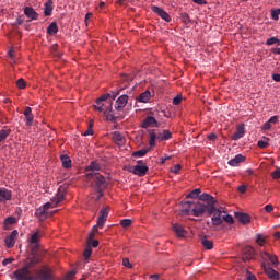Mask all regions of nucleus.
Masks as SVG:
<instances>
[{"instance_id":"nucleus-1","label":"nucleus","mask_w":280,"mask_h":280,"mask_svg":"<svg viewBox=\"0 0 280 280\" xmlns=\"http://www.w3.org/2000/svg\"><path fill=\"white\" fill-rule=\"evenodd\" d=\"M199 200L203 203L194 202L192 205V215H195V218H200V215H203L205 213L208 215H213V213H215V205H218V200H215L213 196L203 192L199 196Z\"/></svg>"},{"instance_id":"nucleus-2","label":"nucleus","mask_w":280,"mask_h":280,"mask_svg":"<svg viewBox=\"0 0 280 280\" xmlns=\"http://www.w3.org/2000/svg\"><path fill=\"white\" fill-rule=\"evenodd\" d=\"M40 264V256L36 255V253L31 252V257L27 258V261L25 262L24 267L15 270L13 272V277L15 280H28L32 275V268H36Z\"/></svg>"},{"instance_id":"nucleus-3","label":"nucleus","mask_w":280,"mask_h":280,"mask_svg":"<svg viewBox=\"0 0 280 280\" xmlns=\"http://www.w3.org/2000/svg\"><path fill=\"white\" fill-rule=\"evenodd\" d=\"M108 97H110L109 93L102 95L96 100L94 107L95 110H98V113H104L107 121H116L117 116L113 112V103L110 102L108 105H106V100H108Z\"/></svg>"},{"instance_id":"nucleus-4","label":"nucleus","mask_w":280,"mask_h":280,"mask_svg":"<svg viewBox=\"0 0 280 280\" xmlns=\"http://www.w3.org/2000/svg\"><path fill=\"white\" fill-rule=\"evenodd\" d=\"M86 178L88 180H94L95 191H97L98 194L97 200H100V198L104 196V190L106 189V187H108V182L106 180V177H104L100 173H88Z\"/></svg>"},{"instance_id":"nucleus-5","label":"nucleus","mask_w":280,"mask_h":280,"mask_svg":"<svg viewBox=\"0 0 280 280\" xmlns=\"http://www.w3.org/2000/svg\"><path fill=\"white\" fill-rule=\"evenodd\" d=\"M28 280H56V275L49 267H43L37 269L35 275L32 276Z\"/></svg>"},{"instance_id":"nucleus-6","label":"nucleus","mask_w":280,"mask_h":280,"mask_svg":"<svg viewBox=\"0 0 280 280\" xmlns=\"http://www.w3.org/2000/svg\"><path fill=\"white\" fill-rule=\"evenodd\" d=\"M43 237V232L40 230H37L35 233H33L28 240L30 246H31V253H38V248H40V238Z\"/></svg>"},{"instance_id":"nucleus-7","label":"nucleus","mask_w":280,"mask_h":280,"mask_svg":"<svg viewBox=\"0 0 280 280\" xmlns=\"http://www.w3.org/2000/svg\"><path fill=\"white\" fill-rule=\"evenodd\" d=\"M149 167L143 163V160L137 161V165L133 166V170H130L131 174H135V176L143 177L149 172Z\"/></svg>"},{"instance_id":"nucleus-8","label":"nucleus","mask_w":280,"mask_h":280,"mask_svg":"<svg viewBox=\"0 0 280 280\" xmlns=\"http://www.w3.org/2000/svg\"><path fill=\"white\" fill-rule=\"evenodd\" d=\"M128 104V95L124 94L121 96H119L116 100V103L114 105L115 110H117L118 113H121V110H124V108H126V105Z\"/></svg>"},{"instance_id":"nucleus-9","label":"nucleus","mask_w":280,"mask_h":280,"mask_svg":"<svg viewBox=\"0 0 280 280\" xmlns=\"http://www.w3.org/2000/svg\"><path fill=\"white\" fill-rule=\"evenodd\" d=\"M222 213H226V212H224V211L218 209V207H215V211L212 213L213 215L211 218L213 226H220L222 224V222H223Z\"/></svg>"},{"instance_id":"nucleus-10","label":"nucleus","mask_w":280,"mask_h":280,"mask_svg":"<svg viewBox=\"0 0 280 280\" xmlns=\"http://www.w3.org/2000/svg\"><path fill=\"white\" fill-rule=\"evenodd\" d=\"M16 237H19V231L13 230L11 234L4 240L7 248H14V245L16 244Z\"/></svg>"},{"instance_id":"nucleus-11","label":"nucleus","mask_w":280,"mask_h":280,"mask_svg":"<svg viewBox=\"0 0 280 280\" xmlns=\"http://www.w3.org/2000/svg\"><path fill=\"white\" fill-rule=\"evenodd\" d=\"M262 268L269 279L279 280V272L270 267V265L262 262Z\"/></svg>"},{"instance_id":"nucleus-12","label":"nucleus","mask_w":280,"mask_h":280,"mask_svg":"<svg viewBox=\"0 0 280 280\" xmlns=\"http://www.w3.org/2000/svg\"><path fill=\"white\" fill-rule=\"evenodd\" d=\"M152 12L159 14L163 19V21H166V23H170V21H172V16H170V13L161 9V7L153 5Z\"/></svg>"},{"instance_id":"nucleus-13","label":"nucleus","mask_w":280,"mask_h":280,"mask_svg":"<svg viewBox=\"0 0 280 280\" xmlns=\"http://www.w3.org/2000/svg\"><path fill=\"white\" fill-rule=\"evenodd\" d=\"M142 128H159V121L152 116H147L145 119L142 120Z\"/></svg>"},{"instance_id":"nucleus-14","label":"nucleus","mask_w":280,"mask_h":280,"mask_svg":"<svg viewBox=\"0 0 280 280\" xmlns=\"http://www.w3.org/2000/svg\"><path fill=\"white\" fill-rule=\"evenodd\" d=\"M183 209L180 211L182 215H191L194 213V202L192 201H184Z\"/></svg>"},{"instance_id":"nucleus-15","label":"nucleus","mask_w":280,"mask_h":280,"mask_svg":"<svg viewBox=\"0 0 280 280\" xmlns=\"http://www.w3.org/2000/svg\"><path fill=\"white\" fill-rule=\"evenodd\" d=\"M148 132H149V145L150 148H155L156 141H159V131L154 129H150Z\"/></svg>"},{"instance_id":"nucleus-16","label":"nucleus","mask_w":280,"mask_h":280,"mask_svg":"<svg viewBox=\"0 0 280 280\" xmlns=\"http://www.w3.org/2000/svg\"><path fill=\"white\" fill-rule=\"evenodd\" d=\"M246 135V128L244 127V124H241L236 127V132L232 136L233 141H240Z\"/></svg>"},{"instance_id":"nucleus-17","label":"nucleus","mask_w":280,"mask_h":280,"mask_svg":"<svg viewBox=\"0 0 280 280\" xmlns=\"http://www.w3.org/2000/svg\"><path fill=\"white\" fill-rule=\"evenodd\" d=\"M250 259H255V248L247 246L243 250V260L250 261Z\"/></svg>"},{"instance_id":"nucleus-18","label":"nucleus","mask_w":280,"mask_h":280,"mask_svg":"<svg viewBox=\"0 0 280 280\" xmlns=\"http://www.w3.org/2000/svg\"><path fill=\"white\" fill-rule=\"evenodd\" d=\"M8 200H12V190L0 188V202L4 203L8 202Z\"/></svg>"},{"instance_id":"nucleus-19","label":"nucleus","mask_w":280,"mask_h":280,"mask_svg":"<svg viewBox=\"0 0 280 280\" xmlns=\"http://www.w3.org/2000/svg\"><path fill=\"white\" fill-rule=\"evenodd\" d=\"M102 171V165L97 161H92L90 165L85 167V172H92V174H98Z\"/></svg>"},{"instance_id":"nucleus-20","label":"nucleus","mask_w":280,"mask_h":280,"mask_svg":"<svg viewBox=\"0 0 280 280\" xmlns=\"http://www.w3.org/2000/svg\"><path fill=\"white\" fill-rule=\"evenodd\" d=\"M24 14H25V16H27V19H31V21H37L38 20V13L32 7H25L24 8Z\"/></svg>"},{"instance_id":"nucleus-21","label":"nucleus","mask_w":280,"mask_h":280,"mask_svg":"<svg viewBox=\"0 0 280 280\" xmlns=\"http://www.w3.org/2000/svg\"><path fill=\"white\" fill-rule=\"evenodd\" d=\"M173 231L177 237H187V230H185V228L178 223L173 224Z\"/></svg>"},{"instance_id":"nucleus-22","label":"nucleus","mask_w":280,"mask_h":280,"mask_svg":"<svg viewBox=\"0 0 280 280\" xmlns=\"http://www.w3.org/2000/svg\"><path fill=\"white\" fill-rule=\"evenodd\" d=\"M24 117H25L26 126H32V124H34V114H32V107L30 106L25 107Z\"/></svg>"},{"instance_id":"nucleus-23","label":"nucleus","mask_w":280,"mask_h":280,"mask_svg":"<svg viewBox=\"0 0 280 280\" xmlns=\"http://www.w3.org/2000/svg\"><path fill=\"white\" fill-rule=\"evenodd\" d=\"M244 161H246V158L242 154H237L235 155L234 159L230 160L228 163L232 167H237V165H240V163H244Z\"/></svg>"},{"instance_id":"nucleus-24","label":"nucleus","mask_w":280,"mask_h":280,"mask_svg":"<svg viewBox=\"0 0 280 280\" xmlns=\"http://www.w3.org/2000/svg\"><path fill=\"white\" fill-rule=\"evenodd\" d=\"M52 12H54V1L48 0L44 4V14H45V16H51Z\"/></svg>"},{"instance_id":"nucleus-25","label":"nucleus","mask_w":280,"mask_h":280,"mask_svg":"<svg viewBox=\"0 0 280 280\" xmlns=\"http://www.w3.org/2000/svg\"><path fill=\"white\" fill-rule=\"evenodd\" d=\"M272 124H279V116H272L266 121L262 126V130H270L272 128Z\"/></svg>"},{"instance_id":"nucleus-26","label":"nucleus","mask_w":280,"mask_h":280,"mask_svg":"<svg viewBox=\"0 0 280 280\" xmlns=\"http://www.w3.org/2000/svg\"><path fill=\"white\" fill-rule=\"evenodd\" d=\"M235 217L237 218L238 221L242 222V224H249L250 222V215L242 212H236Z\"/></svg>"},{"instance_id":"nucleus-27","label":"nucleus","mask_w":280,"mask_h":280,"mask_svg":"<svg viewBox=\"0 0 280 280\" xmlns=\"http://www.w3.org/2000/svg\"><path fill=\"white\" fill-rule=\"evenodd\" d=\"M150 97H152V93L149 90H147L145 92L139 95L138 102H141L142 104H148V102H150Z\"/></svg>"},{"instance_id":"nucleus-28","label":"nucleus","mask_w":280,"mask_h":280,"mask_svg":"<svg viewBox=\"0 0 280 280\" xmlns=\"http://www.w3.org/2000/svg\"><path fill=\"white\" fill-rule=\"evenodd\" d=\"M172 139V133L170 130H163L162 132H159L158 141H170Z\"/></svg>"},{"instance_id":"nucleus-29","label":"nucleus","mask_w":280,"mask_h":280,"mask_svg":"<svg viewBox=\"0 0 280 280\" xmlns=\"http://www.w3.org/2000/svg\"><path fill=\"white\" fill-rule=\"evenodd\" d=\"M113 139L118 145H124V143H126V138H124V136L119 131L114 132Z\"/></svg>"},{"instance_id":"nucleus-30","label":"nucleus","mask_w":280,"mask_h":280,"mask_svg":"<svg viewBox=\"0 0 280 280\" xmlns=\"http://www.w3.org/2000/svg\"><path fill=\"white\" fill-rule=\"evenodd\" d=\"M62 200H65V192L59 189L57 195L52 198V203L55 207H58Z\"/></svg>"},{"instance_id":"nucleus-31","label":"nucleus","mask_w":280,"mask_h":280,"mask_svg":"<svg viewBox=\"0 0 280 280\" xmlns=\"http://www.w3.org/2000/svg\"><path fill=\"white\" fill-rule=\"evenodd\" d=\"M35 215H36V218H38V220H40V222L47 220V212L45 211V209L43 207L38 208L35 211Z\"/></svg>"},{"instance_id":"nucleus-32","label":"nucleus","mask_w":280,"mask_h":280,"mask_svg":"<svg viewBox=\"0 0 280 280\" xmlns=\"http://www.w3.org/2000/svg\"><path fill=\"white\" fill-rule=\"evenodd\" d=\"M201 246H203V248H206V250H211L213 248V243H212V241L207 238V236H203L201 238Z\"/></svg>"},{"instance_id":"nucleus-33","label":"nucleus","mask_w":280,"mask_h":280,"mask_svg":"<svg viewBox=\"0 0 280 280\" xmlns=\"http://www.w3.org/2000/svg\"><path fill=\"white\" fill-rule=\"evenodd\" d=\"M60 161L65 170H69L71 167V158H69L68 155H61Z\"/></svg>"},{"instance_id":"nucleus-34","label":"nucleus","mask_w":280,"mask_h":280,"mask_svg":"<svg viewBox=\"0 0 280 280\" xmlns=\"http://www.w3.org/2000/svg\"><path fill=\"white\" fill-rule=\"evenodd\" d=\"M47 32L50 36H54L58 34V24L56 22H52L48 27Z\"/></svg>"},{"instance_id":"nucleus-35","label":"nucleus","mask_w":280,"mask_h":280,"mask_svg":"<svg viewBox=\"0 0 280 280\" xmlns=\"http://www.w3.org/2000/svg\"><path fill=\"white\" fill-rule=\"evenodd\" d=\"M12 132L11 129H2L0 130V143H3L10 137V133Z\"/></svg>"},{"instance_id":"nucleus-36","label":"nucleus","mask_w":280,"mask_h":280,"mask_svg":"<svg viewBox=\"0 0 280 280\" xmlns=\"http://www.w3.org/2000/svg\"><path fill=\"white\" fill-rule=\"evenodd\" d=\"M200 194H202V190H200V188H197V189H194L192 191H190L186 196V198H192V199L199 198L200 199Z\"/></svg>"},{"instance_id":"nucleus-37","label":"nucleus","mask_w":280,"mask_h":280,"mask_svg":"<svg viewBox=\"0 0 280 280\" xmlns=\"http://www.w3.org/2000/svg\"><path fill=\"white\" fill-rule=\"evenodd\" d=\"M108 211H110L109 207L102 208L100 211L101 214L98 218H101L103 220H108Z\"/></svg>"},{"instance_id":"nucleus-38","label":"nucleus","mask_w":280,"mask_h":280,"mask_svg":"<svg viewBox=\"0 0 280 280\" xmlns=\"http://www.w3.org/2000/svg\"><path fill=\"white\" fill-rule=\"evenodd\" d=\"M148 152H150V149H142V150L133 152L132 156H137V158L141 159L142 156H145L148 154Z\"/></svg>"},{"instance_id":"nucleus-39","label":"nucleus","mask_w":280,"mask_h":280,"mask_svg":"<svg viewBox=\"0 0 280 280\" xmlns=\"http://www.w3.org/2000/svg\"><path fill=\"white\" fill-rule=\"evenodd\" d=\"M120 225L122 229H128L132 226V219H124L120 221Z\"/></svg>"},{"instance_id":"nucleus-40","label":"nucleus","mask_w":280,"mask_h":280,"mask_svg":"<svg viewBox=\"0 0 280 280\" xmlns=\"http://www.w3.org/2000/svg\"><path fill=\"white\" fill-rule=\"evenodd\" d=\"M93 255V249L91 248V244H88L86 248L83 252V256L85 259H89Z\"/></svg>"},{"instance_id":"nucleus-41","label":"nucleus","mask_w":280,"mask_h":280,"mask_svg":"<svg viewBox=\"0 0 280 280\" xmlns=\"http://www.w3.org/2000/svg\"><path fill=\"white\" fill-rule=\"evenodd\" d=\"M268 141H270V139L265 137V140H259L257 145L258 148H260L261 150H265V148H268Z\"/></svg>"},{"instance_id":"nucleus-42","label":"nucleus","mask_w":280,"mask_h":280,"mask_svg":"<svg viewBox=\"0 0 280 280\" xmlns=\"http://www.w3.org/2000/svg\"><path fill=\"white\" fill-rule=\"evenodd\" d=\"M223 222H226L228 224H233L235 220L233 219V215L231 214H223Z\"/></svg>"},{"instance_id":"nucleus-43","label":"nucleus","mask_w":280,"mask_h":280,"mask_svg":"<svg viewBox=\"0 0 280 280\" xmlns=\"http://www.w3.org/2000/svg\"><path fill=\"white\" fill-rule=\"evenodd\" d=\"M279 16H280V9L271 10V19L273 21H279Z\"/></svg>"},{"instance_id":"nucleus-44","label":"nucleus","mask_w":280,"mask_h":280,"mask_svg":"<svg viewBox=\"0 0 280 280\" xmlns=\"http://www.w3.org/2000/svg\"><path fill=\"white\" fill-rule=\"evenodd\" d=\"M280 45V39L277 37H270L269 39H267L266 45Z\"/></svg>"},{"instance_id":"nucleus-45","label":"nucleus","mask_w":280,"mask_h":280,"mask_svg":"<svg viewBox=\"0 0 280 280\" xmlns=\"http://www.w3.org/2000/svg\"><path fill=\"white\" fill-rule=\"evenodd\" d=\"M271 255H272V254L267 253V252H260V257H261L264 264H266V261H269V260H270V256H271Z\"/></svg>"},{"instance_id":"nucleus-46","label":"nucleus","mask_w":280,"mask_h":280,"mask_svg":"<svg viewBox=\"0 0 280 280\" xmlns=\"http://www.w3.org/2000/svg\"><path fill=\"white\" fill-rule=\"evenodd\" d=\"M256 242L259 246H264V244H266V237L261 234H257Z\"/></svg>"},{"instance_id":"nucleus-47","label":"nucleus","mask_w":280,"mask_h":280,"mask_svg":"<svg viewBox=\"0 0 280 280\" xmlns=\"http://www.w3.org/2000/svg\"><path fill=\"white\" fill-rule=\"evenodd\" d=\"M4 224L7 226H10V224H16V218L14 217H8L5 220H4Z\"/></svg>"},{"instance_id":"nucleus-48","label":"nucleus","mask_w":280,"mask_h":280,"mask_svg":"<svg viewBox=\"0 0 280 280\" xmlns=\"http://www.w3.org/2000/svg\"><path fill=\"white\" fill-rule=\"evenodd\" d=\"M182 21L186 25H189V23H191V20L189 19V14H187V13H182Z\"/></svg>"},{"instance_id":"nucleus-49","label":"nucleus","mask_w":280,"mask_h":280,"mask_svg":"<svg viewBox=\"0 0 280 280\" xmlns=\"http://www.w3.org/2000/svg\"><path fill=\"white\" fill-rule=\"evenodd\" d=\"M269 261L273 265L277 266V264H279V258L277 257V255H272L269 256Z\"/></svg>"},{"instance_id":"nucleus-50","label":"nucleus","mask_w":280,"mask_h":280,"mask_svg":"<svg viewBox=\"0 0 280 280\" xmlns=\"http://www.w3.org/2000/svg\"><path fill=\"white\" fill-rule=\"evenodd\" d=\"M182 102H183V96L182 95H177L173 98L174 106H178V104H180Z\"/></svg>"},{"instance_id":"nucleus-51","label":"nucleus","mask_w":280,"mask_h":280,"mask_svg":"<svg viewBox=\"0 0 280 280\" xmlns=\"http://www.w3.org/2000/svg\"><path fill=\"white\" fill-rule=\"evenodd\" d=\"M104 224H106V219H102L101 217H98L97 223H96L98 229H104Z\"/></svg>"},{"instance_id":"nucleus-52","label":"nucleus","mask_w":280,"mask_h":280,"mask_svg":"<svg viewBox=\"0 0 280 280\" xmlns=\"http://www.w3.org/2000/svg\"><path fill=\"white\" fill-rule=\"evenodd\" d=\"M16 86H18V89H25V86H26L25 80L19 79V80L16 81Z\"/></svg>"},{"instance_id":"nucleus-53","label":"nucleus","mask_w":280,"mask_h":280,"mask_svg":"<svg viewBox=\"0 0 280 280\" xmlns=\"http://www.w3.org/2000/svg\"><path fill=\"white\" fill-rule=\"evenodd\" d=\"M75 277V271H70L66 275V278L63 280H73V278Z\"/></svg>"},{"instance_id":"nucleus-54","label":"nucleus","mask_w":280,"mask_h":280,"mask_svg":"<svg viewBox=\"0 0 280 280\" xmlns=\"http://www.w3.org/2000/svg\"><path fill=\"white\" fill-rule=\"evenodd\" d=\"M246 280H257V278L255 277V275H253V272L250 271H246Z\"/></svg>"},{"instance_id":"nucleus-55","label":"nucleus","mask_w":280,"mask_h":280,"mask_svg":"<svg viewBox=\"0 0 280 280\" xmlns=\"http://www.w3.org/2000/svg\"><path fill=\"white\" fill-rule=\"evenodd\" d=\"M122 266L126 268H132V264H130V260L128 258L122 259Z\"/></svg>"},{"instance_id":"nucleus-56","label":"nucleus","mask_w":280,"mask_h":280,"mask_svg":"<svg viewBox=\"0 0 280 280\" xmlns=\"http://www.w3.org/2000/svg\"><path fill=\"white\" fill-rule=\"evenodd\" d=\"M182 166L180 164H176L171 172H173V174H178V172H180Z\"/></svg>"},{"instance_id":"nucleus-57","label":"nucleus","mask_w":280,"mask_h":280,"mask_svg":"<svg viewBox=\"0 0 280 280\" xmlns=\"http://www.w3.org/2000/svg\"><path fill=\"white\" fill-rule=\"evenodd\" d=\"M272 178L279 179L280 178V168H277L272 174Z\"/></svg>"},{"instance_id":"nucleus-58","label":"nucleus","mask_w":280,"mask_h":280,"mask_svg":"<svg viewBox=\"0 0 280 280\" xmlns=\"http://www.w3.org/2000/svg\"><path fill=\"white\" fill-rule=\"evenodd\" d=\"M93 240H95V233L94 232H90L89 233V237H88V244H91V242H93Z\"/></svg>"},{"instance_id":"nucleus-59","label":"nucleus","mask_w":280,"mask_h":280,"mask_svg":"<svg viewBox=\"0 0 280 280\" xmlns=\"http://www.w3.org/2000/svg\"><path fill=\"white\" fill-rule=\"evenodd\" d=\"M207 139H208L209 141H215V139H218V135H215V133H210V135L207 136Z\"/></svg>"},{"instance_id":"nucleus-60","label":"nucleus","mask_w":280,"mask_h":280,"mask_svg":"<svg viewBox=\"0 0 280 280\" xmlns=\"http://www.w3.org/2000/svg\"><path fill=\"white\" fill-rule=\"evenodd\" d=\"M265 210L267 213H272V211L275 210V207H272V205H267L265 206Z\"/></svg>"},{"instance_id":"nucleus-61","label":"nucleus","mask_w":280,"mask_h":280,"mask_svg":"<svg viewBox=\"0 0 280 280\" xmlns=\"http://www.w3.org/2000/svg\"><path fill=\"white\" fill-rule=\"evenodd\" d=\"M14 261V258H7L2 261V266H9V264H12Z\"/></svg>"},{"instance_id":"nucleus-62","label":"nucleus","mask_w":280,"mask_h":280,"mask_svg":"<svg viewBox=\"0 0 280 280\" xmlns=\"http://www.w3.org/2000/svg\"><path fill=\"white\" fill-rule=\"evenodd\" d=\"M246 189H248V186H247V185H241V186L238 187L240 194H244V192L246 191Z\"/></svg>"},{"instance_id":"nucleus-63","label":"nucleus","mask_w":280,"mask_h":280,"mask_svg":"<svg viewBox=\"0 0 280 280\" xmlns=\"http://www.w3.org/2000/svg\"><path fill=\"white\" fill-rule=\"evenodd\" d=\"M91 135H93V128L89 126L88 130L84 132V137H91Z\"/></svg>"},{"instance_id":"nucleus-64","label":"nucleus","mask_w":280,"mask_h":280,"mask_svg":"<svg viewBox=\"0 0 280 280\" xmlns=\"http://www.w3.org/2000/svg\"><path fill=\"white\" fill-rule=\"evenodd\" d=\"M272 80H275V82H280V74L279 73L272 74Z\"/></svg>"}]
</instances>
